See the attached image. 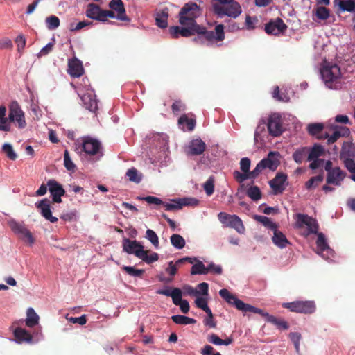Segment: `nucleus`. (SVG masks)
Listing matches in <instances>:
<instances>
[{"label": "nucleus", "instance_id": "obj_53", "mask_svg": "<svg viewBox=\"0 0 355 355\" xmlns=\"http://www.w3.org/2000/svg\"><path fill=\"white\" fill-rule=\"evenodd\" d=\"M64 164L65 168L68 171H74L76 166L73 163L72 160L71 159V157L69 156V151L67 150H64Z\"/></svg>", "mask_w": 355, "mask_h": 355}, {"label": "nucleus", "instance_id": "obj_45", "mask_svg": "<svg viewBox=\"0 0 355 355\" xmlns=\"http://www.w3.org/2000/svg\"><path fill=\"white\" fill-rule=\"evenodd\" d=\"M256 219L259 222L261 223L265 227L270 229L272 231L277 228L276 223H273L270 218L266 216H256Z\"/></svg>", "mask_w": 355, "mask_h": 355}, {"label": "nucleus", "instance_id": "obj_46", "mask_svg": "<svg viewBox=\"0 0 355 355\" xmlns=\"http://www.w3.org/2000/svg\"><path fill=\"white\" fill-rule=\"evenodd\" d=\"M315 15L318 19L326 20L330 16L329 10L324 6H319L315 9Z\"/></svg>", "mask_w": 355, "mask_h": 355}, {"label": "nucleus", "instance_id": "obj_14", "mask_svg": "<svg viewBox=\"0 0 355 355\" xmlns=\"http://www.w3.org/2000/svg\"><path fill=\"white\" fill-rule=\"evenodd\" d=\"M47 186L52 196L53 202L60 203L62 202L61 197L65 194V190L63 189L62 186L53 179L48 180Z\"/></svg>", "mask_w": 355, "mask_h": 355}, {"label": "nucleus", "instance_id": "obj_32", "mask_svg": "<svg viewBox=\"0 0 355 355\" xmlns=\"http://www.w3.org/2000/svg\"><path fill=\"white\" fill-rule=\"evenodd\" d=\"M101 9L99 6L94 3H89L86 10V16L90 19L101 21Z\"/></svg>", "mask_w": 355, "mask_h": 355}, {"label": "nucleus", "instance_id": "obj_2", "mask_svg": "<svg viewBox=\"0 0 355 355\" xmlns=\"http://www.w3.org/2000/svg\"><path fill=\"white\" fill-rule=\"evenodd\" d=\"M200 15V6L194 2H188L183 6L179 12V22L181 25L199 26L196 19Z\"/></svg>", "mask_w": 355, "mask_h": 355}, {"label": "nucleus", "instance_id": "obj_54", "mask_svg": "<svg viewBox=\"0 0 355 355\" xmlns=\"http://www.w3.org/2000/svg\"><path fill=\"white\" fill-rule=\"evenodd\" d=\"M289 338L293 343L296 352H299L301 334L298 332H291L289 334Z\"/></svg>", "mask_w": 355, "mask_h": 355}, {"label": "nucleus", "instance_id": "obj_23", "mask_svg": "<svg viewBox=\"0 0 355 355\" xmlns=\"http://www.w3.org/2000/svg\"><path fill=\"white\" fill-rule=\"evenodd\" d=\"M345 178V173L340 167H335L333 171L327 173V183L340 186Z\"/></svg>", "mask_w": 355, "mask_h": 355}, {"label": "nucleus", "instance_id": "obj_61", "mask_svg": "<svg viewBox=\"0 0 355 355\" xmlns=\"http://www.w3.org/2000/svg\"><path fill=\"white\" fill-rule=\"evenodd\" d=\"M202 355H221L220 352H214V349L209 345H206L201 349Z\"/></svg>", "mask_w": 355, "mask_h": 355}, {"label": "nucleus", "instance_id": "obj_38", "mask_svg": "<svg viewBox=\"0 0 355 355\" xmlns=\"http://www.w3.org/2000/svg\"><path fill=\"white\" fill-rule=\"evenodd\" d=\"M178 123L180 125H187V130L192 131L196 126V119L193 118H189L187 114L182 115L178 119Z\"/></svg>", "mask_w": 355, "mask_h": 355}, {"label": "nucleus", "instance_id": "obj_33", "mask_svg": "<svg viewBox=\"0 0 355 355\" xmlns=\"http://www.w3.org/2000/svg\"><path fill=\"white\" fill-rule=\"evenodd\" d=\"M324 153V149L323 146L320 144H314V146L309 149L308 153L307 160L311 161L315 159H318L319 157L322 155Z\"/></svg>", "mask_w": 355, "mask_h": 355}, {"label": "nucleus", "instance_id": "obj_48", "mask_svg": "<svg viewBox=\"0 0 355 355\" xmlns=\"http://www.w3.org/2000/svg\"><path fill=\"white\" fill-rule=\"evenodd\" d=\"M122 270L132 277H141L144 273V270L136 269L132 266H123Z\"/></svg>", "mask_w": 355, "mask_h": 355}, {"label": "nucleus", "instance_id": "obj_10", "mask_svg": "<svg viewBox=\"0 0 355 355\" xmlns=\"http://www.w3.org/2000/svg\"><path fill=\"white\" fill-rule=\"evenodd\" d=\"M283 306L288 309L291 311L305 314H311L315 311V303L312 301H296L285 303Z\"/></svg>", "mask_w": 355, "mask_h": 355}, {"label": "nucleus", "instance_id": "obj_4", "mask_svg": "<svg viewBox=\"0 0 355 355\" xmlns=\"http://www.w3.org/2000/svg\"><path fill=\"white\" fill-rule=\"evenodd\" d=\"M295 223V227L298 229L306 227L305 235L318 234L319 225L317 220L305 214L298 213L293 216Z\"/></svg>", "mask_w": 355, "mask_h": 355}, {"label": "nucleus", "instance_id": "obj_49", "mask_svg": "<svg viewBox=\"0 0 355 355\" xmlns=\"http://www.w3.org/2000/svg\"><path fill=\"white\" fill-rule=\"evenodd\" d=\"M46 23L49 30H53L60 26V19L58 17L51 15L46 19Z\"/></svg>", "mask_w": 355, "mask_h": 355}, {"label": "nucleus", "instance_id": "obj_19", "mask_svg": "<svg viewBox=\"0 0 355 355\" xmlns=\"http://www.w3.org/2000/svg\"><path fill=\"white\" fill-rule=\"evenodd\" d=\"M35 205L37 208L40 210L42 216L45 219L53 223L58 221V218L52 216L49 200L47 198L42 199V200L37 202Z\"/></svg>", "mask_w": 355, "mask_h": 355}, {"label": "nucleus", "instance_id": "obj_44", "mask_svg": "<svg viewBox=\"0 0 355 355\" xmlns=\"http://www.w3.org/2000/svg\"><path fill=\"white\" fill-rule=\"evenodd\" d=\"M146 239H148L155 248H159V239L157 234L152 230L148 229L146 232Z\"/></svg>", "mask_w": 355, "mask_h": 355}, {"label": "nucleus", "instance_id": "obj_52", "mask_svg": "<svg viewBox=\"0 0 355 355\" xmlns=\"http://www.w3.org/2000/svg\"><path fill=\"white\" fill-rule=\"evenodd\" d=\"M3 152L11 160H15L17 157V154L15 153L12 146L10 144H5L2 147Z\"/></svg>", "mask_w": 355, "mask_h": 355}, {"label": "nucleus", "instance_id": "obj_42", "mask_svg": "<svg viewBox=\"0 0 355 355\" xmlns=\"http://www.w3.org/2000/svg\"><path fill=\"white\" fill-rule=\"evenodd\" d=\"M324 175L322 174H319L316 176L311 178L306 182V188L309 190L315 188L318 186L320 183H321L323 181Z\"/></svg>", "mask_w": 355, "mask_h": 355}, {"label": "nucleus", "instance_id": "obj_60", "mask_svg": "<svg viewBox=\"0 0 355 355\" xmlns=\"http://www.w3.org/2000/svg\"><path fill=\"white\" fill-rule=\"evenodd\" d=\"M233 175H234V178H235V180L239 183L243 182V181H245L247 179H250L249 174L247 173L243 172V173H242L238 171H235L234 172Z\"/></svg>", "mask_w": 355, "mask_h": 355}, {"label": "nucleus", "instance_id": "obj_20", "mask_svg": "<svg viewBox=\"0 0 355 355\" xmlns=\"http://www.w3.org/2000/svg\"><path fill=\"white\" fill-rule=\"evenodd\" d=\"M317 234L316 245L318 253L321 254L324 259H329L333 254L332 250L329 248L324 234L318 232Z\"/></svg>", "mask_w": 355, "mask_h": 355}, {"label": "nucleus", "instance_id": "obj_6", "mask_svg": "<svg viewBox=\"0 0 355 355\" xmlns=\"http://www.w3.org/2000/svg\"><path fill=\"white\" fill-rule=\"evenodd\" d=\"M355 145L352 141H344L340 152V159L343 160L347 170H354L355 166Z\"/></svg>", "mask_w": 355, "mask_h": 355}, {"label": "nucleus", "instance_id": "obj_22", "mask_svg": "<svg viewBox=\"0 0 355 355\" xmlns=\"http://www.w3.org/2000/svg\"><path fill=\"white\" fill-rule=\"evenodd\" d=\"M324 125L322 123H310L307 126V131L309 135L315 137L317 139H325L328 137V133L323 132Z\"/></svg>", "mask_w": 355, "mask_h": 355}, {"label": "nucleus", "instance_id": "obj_9", "mask_svg": "<svg viewBox=\"0 0 355 355\" xmlns=\"http://www.w3.org/2000/svg\"><path fill=\"white\" fill-rule=\"evenodd\" d=\"M82 147L83 151L88 155L97 156L98 159L103 157L102 146L101 142L90 137L83 139Z\"/></svg>", "mask_w": 355, "mask_h": 355}, {"label": "nucleus", "instance_id": "obj_37", "mask_svg": "<svg viewBox=\"0 0 355 355\" xmlns=\"http://www.w3.org/2000/svg\"><path fill=\"white\" fill-rule=\"evenodd\" d=\"M208 273L207 267H206L201 261H196V263L193 265L191 274L194 275H206Z\"/></svg>", "mask_w": 355, "mask_h": 355}, {"label": "nucleus", "instance_id": "obj_16", "mask_svg": "<svg viewBox=\"0 0 355 355\" xmlns=\"http://www.w3.org/2000/svg\"><path fill=\"white\" fill-rule=\"evenodd\" d=\"M11 230L22 239H26L28 243L33 244L35 239L31 232L27 229L24 224L12 221L10 223Z\"/></svg>", "mask_w": 355, "mask_h": 355}, {"label": "nucleus", "instance_id": "obj_58", "mask_svg": "<svg viewBox=\"0 0 355 355\" xmlns=\"http://www.w3.org/2000/svg\"><path fill=\"white\" fill-rule=\"evenodd\" d=\"M258 22L257 17H251L249 15L246 16L245 18V25L247 29L253 30L255 28V24Z\"/></svg>", "mask_w": 355, "mask_h": 355}, {"label": "nucleus", "instance_id": "obj_39", "mask_svg": "<svg viewBox=\"0 0 355 355\" xmlns=\"http://www.w3.org/2000/svg\"><path fill=\"white\" fill-rule=\"evenodd\" d=\"M172 320L178 324H195L196 322V320L195 319L181 315H173L171 317Z\"/></svg>", "mask_w": 355, "mask_h": 355}, {"label": "nucleus", "instance_id": "obj_43", "mask_svg": "<svg viewBox=\"0 0 355 355\" xmlns=\"http://www.w3.org/2000/svg\"><path fill=\"white\" fill-rule=\"evenodd\" d=\"M246 193L248 196L254 201H257L261 198V191L257 186H252L249 187Z\"/></svg>", "mask_w": 355, "mask_h": 355}, {"label": "nucleus", "instance_id": "obj_12", "mask_svg": "<svg viewBox=\"0 0 355 355\" xmlns=\"http://www.w3.org/2000/svg\"><path fill=\"white\" fill-rule=\"evenodd\" d=\"M288 26L284 21L277 17L270 20L265 25V31L268 35H279L286 31Z\"/></svg>", "mask_w": 355, "mask_h": 355}, {"label": "nucleus", "instance_id": "obj_8", "mask_svg": "<svg viewBox=\"0 0 355 355\" xmlns=\"http://www.w3.org/2000/svg\"><path fill=\"white\" fill-rule=\"evenodd\" d=\"M8 119L10 122L16 123L20 129L26 126L24 112L16 101H12L9 105Z\"/></svg>", "mask_w": 355, "mask_h": 355}, {"label": "nucleus", "instance_id": "obj_24", "mask_svg": "<svg viewBox=\"0 0 355 355\" xmlns=\"http://www.w3.org/2000/svg\"><path fill=\"white\" fill-rule=\"evenodd\" d=\"M83 106L91 112H94L98 109L97 101L94 98V95L92 92L81 94L78 92Z\"/></svg>", "mask_w": 355, "mask_h": 355}, {"label": "nucleus", "instance_id": "obj_41", "mask_svg": "<svg viewBox=\"0 0 355 355\" xmlns=\"http://www.w3.org/2000/svg\"><path fill=\"white\" fill-rule=\"evenodd\" d=\"M126 176L128 178L130 181L135 183L140 182L142 178V175L134 167L127 171Z\"/></svg>", "mask_w": 355, "mask_h": 355}, {"label": "nucleus", "instance_id": "obj_56", "mask_svg": "<svg viewBox=\"0 0 355 355\" xmlns=\"http://www.w3.org/2000/svg\"><path fill=\"white\" fill-rule=\"evenodd\" d=\"M171 109L173 113H177L178 112L184 110L186 109V105L182 103L181 100H176L172 104Z\"/></svg>", "mask_w": 355, "mask_h": 355}, {"label": "nucleus", "instance_id": "obj_47", "mask_svg": "<svg viewBox=\"0 0 355 355\" xmlns=\"http://www.w3.org/2000/svg\"><path fill=\"white\" fill-rule=\"evenodd\" d=\"M182 293L181 289L178 288H173L171 291V295L170 297H171L173 302L175 305L178 306L179 304L182 302L183 300L182 299Z\"/></svg>", "mask_w": 355, "mask_h": 355}, {"label": "nucleus", "instance_id": "obj_30", "mask_svg": "<svg viewBox=\"0 0 355 355\" xmlns=\"http://www.w3.org/2000/svg\"><path fill=\"white\" fill-rule=\"evenodd\" d=\"M168 8H164L156 13V24L161 28H166L168 26Z\"/></svg>", "mask_w": 355, "mask_h": 355}, {"label": "nucleus", "instance_id": "obj_64", "mask_svg": "<svg viewBox=\"0 0 355 355\" xmlns=\"http://www.w3.org/2000/svg\"><path fill=\"white\" fill-rule=\"evenodd\" d=\"M263 169L264 168H263V166L261 164L260 162H259L257 164L255 168L253 171H250L248 173L250 178V179L256 178Z\"/></svg>", "mask_w": 355, "mask_h": 355}, {"label": "nucleus", "instance_id": "obj_26", "mask_svg": "<svg viewBox=\"0 0 355 355\" xmlns=\"http://www.w3.org/2000/svg\"><path fill=\"white\" fill-rule=\"evenodd\" d=\"M109 7L117 12L116 18L121 21H129L128 17L125 15L124 4L121 0H111L109 3Z\"/></svg>", "mask_w": 355, "mask_h": 355}, {"label": "nucleus", "instance_id": "obj_63", "mask_svg": "<svg viewBox=\"0 0 355 355\" xmlns=\"http://www.w3.org/2000/svg\"><path fill=\"white\" fill-rule=\"evenodd\" d=\"M12 46V42L8 37L0 39V49H10Z\"/></svg>", "mask_w": 355, "mask_h": 355}, {"label": "nucleus", "instance_id": "obj_36", "mask_svg": "<svg viewBox=\"0 0 355 355\" xmlns=\"http://www.w3.org/2000/svg\"><path fill=\"white\" fill-rule=\"evenodd\" d=\"M148 250H145L144 249L140 256L139 257V259H141L143 261L148 264L153 263L159 259V254L157 253L153 252L150 254H148Z\"/></svg>", "mask_w": 355, "mask_h": 355}, {"label": "nucleus", "instance_id": "obj_3", "mask_svg": "<svg viewBox=\"0 0 355 355\" xmlns=\"http://www.w3.org/2000/svg\"><path fill=\"white\" fill-rule=\"evenodd\" d=\"M213 12L218 18H223L225 16H227L236 19L241 14L242 8L237 1H232L225 6L218 3L214 4Z\"/></svg>", "mask_w": 355, "mask_h": 355}, {"label": "nucleus", "instance_id": "obj_40", "mask_svg": "<svg viewBox=\"0 0 355 355\" xmlns=\"http://www.w3.org/2000/svg\"><path fill=\"white\" fill-rule=\"evenodd\" d=\"M171 245L177 249H182L185 246V240L180 234H173L170 238Z\"/></svg>", "mask_w": 355, "mask_h": 355}, {"label": "nucleus", "instance_id": "obj_5", "mask_svg": "<svg viewBox=\"0 0 355 355\" xmlns=\"http://www.w3.org/2000/svg\"><path fill=\"white\" fill-rule=\"evenodd\" d=\"M320 74L325 84L331 87V84L336 83L341 77L340 67L336 64L325 62L320 69Z\"/></svg>", "mask_w": 355, "mask_h": 355}, {"label": "nucleus", "instance_id": "obj_51", "mask_svg": "<svg viewBox=\"0 0 355 355\" xmlns=\"http://www.w3.org/2000/svg\"><path fill=\"white\" fill-rule=\"evenodd\" d=\"M203 188L206 194L208 196H211L214 191V179L213 177H209V179L203 184Z\"/></svg>", "mask_w": 355, "mask_h": 355}, {"label": "nucleus", "instance_id": "obj_1", "mask_svg": "<svg viewBox=\"0 0 355 355\" xmlns=\"http://www.w3.org/2000/svg\"><path fill=\"white\" fill-rule=\"evenodd\" d=\"M220 296L224 299L228 304L234 306L239 311H242L244 313L251 312L254 313H258L266 318V320L280 329H288V323L282 320H280L273 315L266 313L263 310L253 306L250 304L244 303L242 300L237 298L234 295L231 293L227 289L223 288L219 291Z\"/></svg>", "mask_w": 355, "mask_h": 355}, {"label": "nucleus", "instance_id": "obj_27", "mask_svg": "<svg viewBox=\"0 0 355 355\" xmlns=\"http://www.w3.org/2000/svg\"><path fill=\"white\" fill-rule=\"evenodd\" d=\"M334 5L340 12H355V0H334Z\"/></svg>", "mask_w": 355, "mask_h": 355}, {"label": "nucleus", "instance_id": "obj_29", "mask_svg": "<svg viewBox=\"0 0 355 355\" xmlns=\"http://www.w3.org/2000/svg\"><path fill=\"white\" fill-rule=\"evenodd\" d=\"M14 336L18 343H31L33 340L32 335L27 330L21 327L15 329Z\"/></svg>", "mask_w": 355, "mask_h": 355}, {"label": "nucleus", "instance_id": "obj_13", "mask_svg": "<svg viewBox=\"0 0 355 355\" xmlns=\"http://www.w3.org/2000/svg\"><path fill=\"white\" fill-rule=\"evenodd\" d=\"M288 176L284 173H277L275 177L269 182L270 187L272 189L274 194L282 193L286 189Z\"/></svg>", "mask_w": 355, "mask_h": 355}, {"label": "nucleus", "instance_id": "obj_7", "mask_svg": "<svg viewBox=\"0 0 355 355\" xmlns=\"http://www.w3.org/2000/svg\"><path fill=\"white\" fill-rule=\"evenodd\" d=\"M197 34L202 35L208 42H212L214 41L221 42L225 39L224 26L223 24H218L215 26V32L212 31H208L207 28L202 26H198Z\"/></svg>", "mask_w": 355, "mask_h": 355}, {"label": "nucleus", "instance_id": "obj_21", "mask_svg": "<svg viewBox=\"0 0 355 355\" xmlns=\"http://www.w3.org/2000/svg\"><path fill=\"white\" fill-rule=\"evenodd\" d=\"M67 71L71 77H80L85 72L82 62L76 58L69 60Z\"/></svg>", "mask_w": 355, "mask_h": 355}, {"label": "nucleus", "instance_id": "obj_11", "mask_svg": "<svg viewBox=\"0 0 355 355\" xmlns=\"http://www.w3.org/2000/svg\"><path fill=\"white\" fill-rule=\"evenodd\" d=\"M266 125L269 134L272 137H278L281 135L284 131L281 116L277 113L270 115Z\"/></svg>", "mask_w": 355, "mask_h": 355}, {"label": "nucleus", "instance_id": "obj_57", "mask_svg": "<svg viewBox=\"0 0 355 355\" xmlns=\"http://www.w3.org/2000/svg\"><path fill=\"white\" fill-rule=\"evenodd\" d=\"M250 159L248 157H243L240 161V168L243 173L250 172Z\"/></svg>", "mask_w": 355, "mask_h": 355}, {"label": "nucleus", "instance_id": "obj_31", "mask_svg": "<svg viewBox=\"0 0 355 355\" xmlns=\"http://www.w3.org/2000/svg\"><path fill=\"white\" fill-rule=\"evenodd\" d=\"M227 226L234 228L238 233L243 234L245 232V227L243 224L241 219L236 215H232Z\"/></svg>", "mask_w": 355, "mask_h": 355}, {"label": "nucleus", "instance_id": "obj_35", "mask_svg": "<svg viewBox=\"0 0 355 355\" xmlns=\"http://www.w3.org/2000/svg\"><path fill=\"white\" fill-rule=\"evenodd\" d=\"M309 153V148L307 147H302L297 150H296L293 153V158L294 161L297 163L298 164H300L303 162L305 157L307 156Z\"/></svg>", "mask_w": 355, "mask_h": 355}, {"label": "nucleus", "instance_id": "obj_28", "mask_svg": "<svg viewBox=\"0 0 355 355\" xmlns=\"http://www.w3.org/2000/svg\"><path fill=\"white\" fill-rule=\"evenodd\" d=\"M272 241L275 245L280 248H286V245L289 244V241L286 239V236L282 232L278 230L277 228L273 231Z\"/></svg>", "mask_w": 355, "mask_h": 355}, {"label": "nucleus", "instance_id": "obj_18", "mask_svg": "<svg viewBox=\"0 0 355 355\" xmlns=\"http://www.w3.org/2000/svg\"><path fill=\"white\" fill-rule=\"evenodd\" d=\"M259 162L264 169L268 168L272 171H275L280 164L279 153L271 151L268 154L267 157L263 159Z\"/></svg>", "mask_w": 355, "mask_h": 355}, {"label": "nucleus", "instance_id": "obj_15", "mask_svg": "<svg viewBox=\"0 0 355 355\" xmlns=\"http://www.w3.org/2000/svg\"><path fill=\"white\" fill-rule=\"evenodd\" d=\"M143 250V245L136 240L125 238L123 241V250L129 254H134L139 258Z\"/></svg>", "mask_w": 355, "mask_h": 355}, {"label": "nucleus", "instance_id": "obj_50", "mask_svg": "<svg viewBox=\"0 0 355 355\" xmlns=\"http://www.w3.org/2000/svg\"><path fill=\"white\" fill-rule=\"evenodd\" d=\"M179 205L180 206V209L184 206H196L198 205L199 200L195 198H179Z\"/></svg>", "mask_w": 355, "mask_h": 355}, {"label": "nucleus", "instance_id": "obj_62", "mask_svg": "<svg viewBox=\"0 0 355 355\" xmlns=\"http://www.w3.org/2000/svg\"><path fill=\"white\" fill-rule=\"evenodd\" d=\"M92 24V22L88 21H80L78 24H76V25L73 24H71L70 30L72 31H78L85 26L91 25Z\"/></svg>", "mask_w": 355, "mask_h": 355}, {"label": "nucleus", "instance_id": "obj_17", "mask_svg": "<svg viewBox=\"0 0 355 355\" xmlns=\"http://www.w3.org/2000/svg\"><path fill=\"white\" fill-rule=\"evenodd\" d=\"M186 27L171 26L169 29L170 34L173 38H178L179 35L185 37H190L197 33V26L184 25Z\"/></svg>", "mask_w": 355, "mask_h": 355}, {"label": "nucleus", "instance_id": "obj_59", "mask_svg": "<svg viewBox=\"0 0 355 355\" xmlns=\"http://www.w3.org/2000/svg\"><path fill=\"white\" fill-rule=\"evenodd\" d=\"M138 198L146 201L148 204H154L159 205L163 203V201L160 198L153 196H148L144 198L139 197Z\"/></svg>", "mask_w": 355, "mask_h": 355}, {"label": "nucleus", "instance_id": "obj_55", "mask_svg": "<svg viewBox=\"0 0 355 355\" xmlns=\"http://www.w3.org/2000/svg\"><path fill=\"white\" fill-rule=\"evenodd\" d=\"M172 203L164 202L162 204L165 207L166 211H173V210H179L180 209V206L179 205L178 199H173L171 200Z\"/></svg>", "mask_w": 355, "mask_h": 355}, {"label": "nucleus", "instance_id": "obj_25", "mask_svg": "<svg viewBox=\"0 0 355 355\" xmlns=\"http://www.w3.org/2000/svg\"><path fill=\"white\" fill-rule=\"evenodd\" d=\"M206 149L205 143L200 139L192 140L187 147V154L191 155H200Z\"/></svg>", "mask_w": 355, "mask_h": 355}, {"label": "nucleus", "instance_id": "obj_34", "mask_svg": "<svg viewBox=\"0 0 355 355\" xmlns=\"http://www.w3.org/2000/svg\"><path fill=\"white\" fill-rule=\"evenodd\" d=\"M39 316L33 308H28L27 310V318L26 325L28 327H33L38 324Z\"/></svg>", "mask_w": 355, "mask_h": 355}]
</instances>
